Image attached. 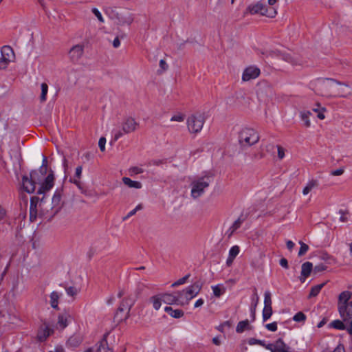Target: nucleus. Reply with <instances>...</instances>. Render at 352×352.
<instances>
[{
	"mask_svg": "<svg viewBox=\"0 0 352 352\" xmlns=\"http://www.w3.org/2000/svg\"><path fill=\"white\" fill-rule=\"evenodd\" d=\"M212 181V175L210 173L195 177L190 183V196L195 199L202 196Z\"/></svg>",
	"mask_w": 352,
	"mask_h": 352,
	"instance_id": "obj_1",
	"label": "nucleus"
},
{
	"mask_svg": "<svg viewBox=\"0 0 352 352\" xmlns=\"http://www.w3.org/2000/svg\"><path fill=\"white\" fill-rule=\"evenodd\" d=\"M139 126V123L132 117L124 118L120 124L118 129H114L111 131L112 142L118 141L124 135L135 131Z\"/></svg>",
	"mask_w": 352,
	"mask_h": 352,
	"instance_id": "obj_2",
	"label": "nucleus"
},
{
	"mask_svg": "<svg viewBox=\"0 0 352 352\" xmlns=\"http://www.w3.org/2000/svg\"><path fill=\"white\" fill-rule=\"evenodd\" d=\"M37 215L44 217L49 220V206L43 197L39 200L38 197H33L30 199V219L34 221Z\"/></svg>",
	"mask_w": 352,
	"mask_h": 352,
	"instance_id": "obj_3",
	"label": "nucleus"
},
{
	"mask_svg": "<svg viewBox=\"0 0 352 352\" xmlns=\"http://www.w3.org/2000/svg\"><path fill=\"white\" fill-rule=\"evenodd\" d=\"M104 12L118 25H129L133 21V17L131 14L129 12L126 14L118 13L110 3L109 6H106L104 8Z\"/></svg>",
	"mask_w": 352,
	"mask_h": 352,
	"instance_id": "obj_4",
	"label": "nucleus"
},
{
	"mask_svg": "<svg viewBox=\"0 0 352 352\" xmlns=\"http://www.w3.org/2000/svg\"><path fill=\"white\" fill-rule=\"evenodd\" d=\"M248 14H260L263 16L274 18L276 16L277 11L274 7L267 8L266 6L261 2H257L254 4H250L248 6L243 14L244 16H246Z\"/></svg>",
	"mask_w": 352,
	"mask_h": 352,
	"instance_id": "obj_5",
	"label": "nucleus"
},
{
	"mask_svg": "<svg viewBox=\"0 0 352 352\" xmlns=\"http://www.w3.org/2000/svg\"><path fill=\"white\" fill-rule=\"evenodd\" d=\"M259 140L258 133L252 128H244L239 134V142L243 147L252 146Z\"/></svg>",
	"mask_w": 352,
	"mask_h": 352,
	"instance_id": "obj_6",
	"label": "nucleus"
},
{
	"mask_svg": "<svg viewBox=\"0 0 352 352\" xmlns=\"http://www.w3.org/2000/svg\"><path fill=\"white\" fill-rule=\"evenodd\" d=\"M205 119L202 114L195 113L190 116L187 119V126L190 133H199L204 124Z\"/></svg>",
	"mask_w": 352,
	"mask_h": 352,
	"instance_id": "obj_7",
	"label": "nucleus"
},
{
	"mask_svg": "<svg viewBox=\"0 0 352 352\" xmlns=\"http://www.w3.org/2000/svg\"><path fill=\"white\" fill-rule=\"evenodd\" d=\"M39 180L37 170H32L29 177L24 175L22 177L23 189L29 194L33 193L36 190V183Z\"/></svg>",
	"mask_w": 352,
	"mask_h": 352,
	"instance_id": "obj_8",
	"label": "nucleus"
},
{
	"mask_svg": "<svg viewBox=\"0 0 352 352\" xmlns=\"http://www.w3.org/2000/svg\"><path fill=\"white\" fill-rule=\"evenodd\" d=\"M352 293L349 291H344L341 292L338 296V310L340 318L342 319L347 314L348 305L351 299Z\"/></svg>",
	"mask_w": 352,
	"mask_h": 352,
	"instance_id": "obj_9",
	"label": "nucleus"
},
{
	"mask_svg": "<svg viewBox=\"0 0 352 352\" xmlns=\"http://www.w3.org/2000/svg\"><path fill=\"white\" fill-rule=\"evenodd\" d=\"M0 69H6L10 63L15 59L14 52L12 48L8 45H4L1 50Z\"/></svg>",
	"mask_w": 352,
	"mask_h": 352,
	"instance_id": "obj_10",
	"label": "nucleus"
},
{
	"mask_svg": "<svg viewBox=\"0 0 352 352\" xmlns=\"http://www.w3.org/2000/svg\"><path fill=\"white\" fill-rule=\"evenodd\" d=\"M61 192L56 190L52 199V206H49V220H50L61 208Z\"/></svg>",
	"mask_w": 352,
	"mask_h": 352,
	"instance_id": "obj_11",
	"label": "nucleus"
},
{
	"mask_svg": "<svg viewBox=\"0 0 352 352\" xmlns=\"http://www.w3.org/2000/svg\"><path fill=\"white\" fill-rule=\"evenodd\" d=\"M84 48L83 44L74 45L68 52L69 60L74 63H77L83 56Z\"/></svg>",
	"mask_w": 352,
	"mask_h": 352,
	"instance_id": "obj_12",
	"label": "nucleus"
},
{
	"mask_svg": "<svg viewBox=\"0 0 352 352\" xmlns=\"http://www.w3.org/2000/svg\"><path fill=\"white\" fill-rule=\"evenodd\" d=\"M85 352H113V349L110 348L106 336L97 342L94 346L87 349Z\"/></svg>",
	"mask_w": 352,
	"mask_h": 352,
	"instance_id": "obj_13",
	"label": "nucleus"
},
{
	"mask_svg": "<svg viewBox=\"0 0 352 352\" xmlns=\"http://www.w3.org/2000/svg\"><path fill=\"white\" fill-rule=\"evenodd\" d=\"M260 69L256 66H250L246 67L242 74L243 81H249L255 79L260 75Z\"/></svg>",
	"mask_w": 352,
	"mask_h": 352,
	"instance_id": "obj_14",
	"label": "nucleus"
},
{
	"mask_svg": "<svg viewBox=\"0 0 352 352\" xmlns=\"http://www.w3.org/2000/svg\"><path fill=\"white\" fill-rule=\"evenodd\" d=\"M54 177L53 173H50L45 178V181L42 183L38 188L37 193L43 194L49 191L54 186Z\"/></svg>",
	"mask_w": 352,
	"mask_h": 352,
	"instance_id": "obj_15",
	"label": "nucleus"
},
{
	"mask_svg": "<svg viewBox=\"0 0 352 352\" xmlns=\"http://www.w3.org/2000/svg\"><path fill=\"white\" fill-rule=\"evenodd\" d=\"M334 85H344L348 87L347 85L337 81L333 78H324L318 80V85L323 89L330 90Z\"/></svg>",
	"mask_w": 352,
	"mask_h": 352,
	"instance_id": "obj_16",
	"label": "nucleus"
},
{
	"mask_svg": "<svg viewBox=\"0 0 352 352\" xmlns=\"http://www.w3.org/2000/svg\"><path fill=\"white\" fill-rule=\"evenodd\" d=\"M53 329L50 327L44 324L41 326L37 333V339L39 342L45 341L52 333Z\"/></svg>",
	"mask_w": 352,
	"mask_h": 352,
	"instance_id": "obj_17",
	"label": "nucleus"
},
{
	"mask_svg": "<svg viewBox=\"0 0 352 352\" xmlns=\"http://www.w3.org/2000/svg\"><path fill=\"white\" fill-rule=\"evenodd\" d=\"M71 316L67 312H63L58 315L57 321V328L64 329L71 322Z\"/></svg>",
	"mask_w": 352,
	"mask_h": 352,
	"instance_id": "obj_18",
	"label": "nucleus"
},
{
	"mask_svg": "<svg viewBox=\"0 0 352 352\" xmlns=\"http://www.w3.org/2000/svg\"><path fill=\"white\" fill-rule=\"evenodd\" d=\"M201 287L202 285L199 282H195L184 289L186 291L188 297L192 300L200 292Z\"/></svg>",
	"mask_w": 352,
	"mask_h": 352,
	"instance_id": "obj_19",
	"label": "nucleus"
},
{
	"mask_svg": "<svg viewBox=\"0 0 352 352\" xmlns=\"http://www.w3.org/2000/svg\"><path fill=\"white\" fill-rule=\"evenodd\" d=\"M135 302V299L133 298H127L122 300L121 302L120 306L118 308L117 314H118V312H122L124 311H126V315H129V313L130 311V309L131 307L133 305Z\"/></svg>",
	"mask_w": 352,
	"mask_h": 352,
	"instance_id": "obj_20",
	"label": "nucleus"
},
{
	"mask_svg": "<svg viewBox=\"0 0 352 352\" xmlns=\"http://www.w3.org/2000/svg\"><path fill=\"white\" fill-rule=\"evenodd\" d=\"M162 300L164 303L168 305H179V300L177 298V292L174 294H162Z\"/></svg>",
	"mask_w": 352,
	"mask_h": 352,
	"instance_id": "obj_21",
	"label": "nucleus"
},
{
	"mask_svg": "<svg viewBox=\"0 0 352 352\" xmlns=\"http://www.w3.org/2000/svg\"><path fill=\"white\" fill-rule=\"evenodd\" d=\"M62 293H59L56 291H53L50 295V304L51 307L54 309H58V302Z\"/></svg>",
	"mask_w": 352,
	"mask_h": 352,
	"instance_id": "obj_22",
	"label": "nucleus"
},
{
	"mask_svg": "<svg viewBox=\"0 0 352 352\" xmlns=\"http://www.w3.org/2000/svg\"><path fill=\"white\" fill-rule=\"evenodd\" d=\"M240 252V248L238 245H234L231 247V248L229 250L228 256L226 260V265L228 266H230L236 256L239 254Z\"/></svg>",
	"mask_w": 352,
	"mask_h": 352,
	"instance_id": "obj_23",
	"label": "nucleus"
},
{
	"mask_svg": "<svg viewBox=\"0 0 352 352\" xmlns=\"http://www.w3.org/2000/svg\"><path fill=\"white\" fill-rule=\"evenodd\" d=\"M61 287H64L68 296L75 299L77 295L80 293V289L76 286H69L66 284H60Z\"/></svg>",
	"mask_w": 352,
	"mask_h": 352,
	"instance_id": "obj_24",
	"label": "nucleus"
},
{
	"mask_svg": "<svg viewBox=\"0 0 352 352\" xmlns=\"http://www.w3.org/2000/svg\"><path fill=\"white\" fill-rule=\"evenodd\" d=\"M347 314L342 318L343 320L349 325V333L352 334V300L349 302L348 305Z\"/></svg>",
	"mask_w": 352,
	"mask_h": 352,
	"instance_id": "obj_25",
	"label": "nucleus"
},
{
	"mask_svg": "<svg viewBox=\"0 0 352 352\" xmlns=\"http://www.w3.org/2000/svg\"><path fill=\"white\" fill-rule=\"evenodd\" d=\"M319 186V182L317 179H311L307 182L306 186L302 189L303 195H308L312 190L317 188Z\"/></svg>",
	"mask_w": 352,
	"mask_h": 352,
	"instance_id": "obj_26",
	"label": "nucleus"
},
{
	"mask_svg": "<svg viewBox=\"0 0 352 352\" xmlns=\"http://www.w3.org/2000/svg\"><path fill=\"white\" fill-rule=\"evenodd\" d=\"M329 327L338 330H344L346 329V331L349 332V325L347 324L343 320H333L330 324Z\"/></svg>",
	"mask_w": 352,
	"mask_h": 352,
	"instance_id": "obj_27",
	"label": "nucleus"
},
{
	"mask_svg": "<svg viewBox=\"0 0 352 352\" xmlns=\"http://www.w3.org/2000/svg\"><path fill=\"white\" fill-rule=\"evenodd\" d=\"M186 293L187 292L185 289L177 292V295L179 300V305L184 306L189 303L191 299L188 297V295Z\"/></svg>",
	"mask_w": 352,
	"mask_h": 352,
	"instance_id": "obj_28",
	"label": "nucleus"
},
{
	"mask_svg": "<svg viewBox=\"0 0 352 352\" xmlns=\"http://www.w3.org/2000/svg\"><path fill=\"white\" fill-rule=\"evenodd\" d=\"M122 181L124 185L127 186L129 188H131L140 189L142 187V184L140 182L133 181L126 177H122Z\"/></svg>",
	"mask_w": 352,
	"mask_h": 352,
	"instance_id": "obj_29",
	"label": "nucleus"
},
{
	"mask_svg": "<svg viewBox=\"0 0 352 352\" xmlns=\"http://www.w3.org/2000/svg\"><path fill=\"white\" fill-rule=\"evenodd\" d=\"M164 311L174 318H180L184 316L182 309H173L171 307H165Z\"/></svg>",
	"mask_w": 352,
	"mask_h": 352,
	"instance_id": "obj_30",
	"label": "nucleus"
},
{
	"mask_svg": "<svg viewBox=\"0 0 352 352\" xmlns=\"http://www.w3.org/2000/svg\"><path fill=\"white\" fill-rule=\"evenodd\" d=\"M82 167L81 166H78L76 168L75 170V175L72 179H70V181L76 184L79 188H80V179L82 175Z\"/></svg>",
	"mask_w": 352,
	"mask_h": 352,
	"instance_id": "obj_31",
	"label": "nucleus"
},
{
	"mask_svg": "<svg viewBox=\"0 0 352 352\" xmlns=\"http://www.w3.org/2000/svg\"><path fill=\"white\" fill-rule=\"evenodd\" d=\"M313 269V265L311 262L304 263L301 267V275L306 278L310 275Z\"/></svg>",
	"mask_w": 352,
	"mask_h": 352,
	"instance_id": "obj_32",
	"label": "nucleus"
},
{
	"mask_svg": "<svg viewBox=\"0 0 352 352\" xmlns=\"http://www.w3.org/2000/svg\"><path fill=\"white\" fill-rule=\"evenodd\" d=\"M82 342V338L79 335H74L67 340V344L71 347H77Z\"/></svg>",
	"mask_w": 352,
	"mask_h": 352,
	"instance_id": "obj_33",
	"label": "nucleus"
},
{
	"mask_svg": "<svg viewBox=\"0 0 352 352\" xmlns=\"http://www.w3.org/2000/svg\"><path fill=\"white\" fill-rule=\"evenodd\" d=\"M276 352H283L289 350V347L283 342V339L279 338L274 342Z\"/></svg>",
	"mask_w": 352,
	"mask_h": 352,
	"instance_id": "obj_34",
	"label": "nucleus"
},
{
	"mask_svg": "<svg viewBox=\"0 0 352 352\" xmlns=\"http://www.w3.org/2000/svg\"><path fill=\"white\" fill-rule=\"evenodd\" d=\"M162 301H163L162 295L154 296L150 298V302L153 304V307L155 310L160 309Z\"/></svg>",
	"mask_w": 352,
	"mask_h": 352,
	"instance_id": "obj_35",
	"label": "nucleus"
},
{
	"mask_svg": "<svg viewBox=\"0 0 352 352\" xmlns=\"http://www.w3.org/2000/svg\"><path fill=\"white\" fill-rule=\"evenodd\" d=\"M213 294L216 297H220L226 292V288L223 285L219 284L211 287Z\"/></svg>",
	"mask_w": 352,
	"mask_h": 352,
	"instance_id": "obj_36",
	"label": "nucleus"
},
{
	"mask_svg": "<svg viewBox=\"0 0 352 352\" xmlns=\"http://www.w3.org/2000/svg\"><path fill=\"white\" fill-rule=\"evenodd\" d=\"M311 115V113L309 111H302L300 113V119L304 122V125L306 127H309L311 126V122L309 120V117Z\"/></svg>",
	"mask_w": 352,
	"mask_h": 352,
	"instance_id": "obj_37",
	"label": "nucleus"
},
{
	"mask_svg": "<svg viewBox=\"0 0 352 352\" xmlns=\"http://www.w3.org/2000/svg\"><path fill=\"white\" fill-rule=\"evenodd\" d=\"M273 314L272 307H264L262 312L263 321L269 320Z\"/></svg>",
	"mask_w": 352,
	"mask_h": 352,
	"instance_id": "obj_38",
	"label": "nucleus"
},
{
	"mask_svg": "<svg viewBox=\"0 0 352 352\" xmlns=\"http://www.w3.org/2000/svg\"><path fill=\"white\" fill-rule=\"evenodd\" d=\"M250 327L248 320L240 321L236 326V331L237 333H242Z\"/></svg>",
	"mask_w": 352,
	"mask_h": 352,
	"instance_id": "obj_39",
	"label": "nucleus"
},
{
	"mask_svg": "<svg viewBox=\"0 0 352 352\" xmlns=\"http://www.w3.org/2000/svg\"><path fill=\"white\" fill-rule=\"evenodd\" d=\"M41 94L40 96V100L41 102L46 101L47 100V94L48 91V85L45 82H43L41 85Z\"/></svg>",
	"mask_w": 352,
	"mask_h": 352,
	"instance_id": "obj_40",
	"label": "nucleus"
},
{
	"mask_svg": "<svg viewBox=\"0 0 352 352\" xmlns=\"http://www.w3.org/2000/svg\"><path fill=\"white\" fill-rule=\"evenodd\" d=\"M324 285L325 283H321L312 287L309 293V297L316 296L320 293V290Z\"/></svg>",
	"mask_w": 352,
	"mask_h": 352,
	"instance_id": "obj_41",
	"label": "nucleus"
},
{
	"mask_svg": "<svg viewBox=\"0 0 352 352\" xmlns=\"http://www.w3.org/2000/svg\"><path fill=\"white\" fill-rule=\"evenodd\" d=\"M272 294L269 290H267L264 293V307H272Z\"/></svg>",
	"mask_w": 352,
	"mask_h": 352,
	"instance_id": "obj_42",
	"label": "nucleus"
},
{
	"mask_svg": "<svg viewBox=\"0 0 352 352\" xmlns=\"http://www.w3.org/2000/svg\"><path fill=\"white\" fill-rule=\"evenodd\" d=\"M318 108H313V111L317 113V117L320 120H324L325 118L324 112L326 111V109L324 107H319V105H317Z\"/></svg>",
	"mask_w": 352,
	"mask_h": 352,
	"instance_id": "obj_43",
	"label": "nucleus"
},
{
	"mask_svg": "<svg viewBox=\"0 0 352 352\" xmlns=\"http://www.w3.org/2000/svg\"><path fill=\"white\" fill-rule=\"evenodd\" d=\"M190 274H186L185 276L179 278V280H177V281H175V283H173L172 285H171V287H177L179 285H183L184 283H186L187 280L190 277Z\"/></svg>",
	"mask_w": 352,
	"mask_h": 352,
	"instance_id": "obj_44",
	"label": "nucleus"
},
{
	"mask_svg": "<svg viewBox=\"0 0 352 352\" xmlns=\"http://www.w3.org/2000/svg\"><path fill=\"white\" fill-rule=\"evenodd\" d=\"M7 219V211L1 205H0V224L4 223Z\"/></svg>",
	"mask_w": 352,
	"mask_h": 352,
	"instance_id": "obj_45",
	"label": "nucleus"
},
{
	"mask_svg": "<svg viewBox=\"0 0 352 352\" xmlns=\"http://www.w3.org/2000/svg\"><path fill=\"white\" fill-rule=\"evenodd\" d=\"M129 172L130 175L133 176L135 175L142 173L144 172V169L138 166H133L129 169Z\"/></svg>",
	"mask_w": 352,
	"mask_h": 352,
	"instance_id": "obj_46",
	"label": "nucleus"
},
{
	"mask_svg": "<svg viewBox=\"0 0 352 352\" xmlns=\"http://www.w3.org/2000/svg\"><path fill=\"white\" fill-rule=\"evenodd\" d=\"M252 308H256L258 302H259V296L257 294L256 289H254V292L252 296Z\"/></svg>",
	"mask_w": 352,
	"mask_h": 352,
	"instance_id": "obj_47",
	"label": "nucleus"
},
{
	"mask_svg": "<svg viewBox=\"0 0 352 352\" xmlns=\"http://www.w3.org/2000/svg\"><path fill=\"white\" fill-rule=\"evenodd\" d=\"M299 243L300 245V248L298 251V256H302L308 251L309 246L302 241H299Z\"/></svg>",
	"mask_w": 352,
	"mask_h": 352,
	"instance_id": "obj_48",
	"label": "nucleus"
},
{
	"mask_svg": "<svg viewBox=\"0 0 352 352\" xmlns=\"http://www.w3.org/2000/svg\"><path fill=\"white\" fill-rule=\"evenodd\" d=\"M265 340H258L256 338H250L248 340V343L250 345L258 344L260 346H265Z\"/></svg>",
	"mask_w": 352,
	"mask_h": 352,
	"instance_id": "obj_49",
	"label": "nucleus"
},
{
	"mask_svg": "<svg viewBox=\"0 0 352 352\" xmlns=\"http://www.w3.org/2000/svg\"><path fill=\"white\" fill-rule=\"evenodd\" d=\"M293 320L296 322H304L306 320V316L302 312L299 311L294 316Z\"/></svg>",
	"mask_w": 352,
	"mask_h": 352,
	"instance_id": "obj_50",
	"label": "nucleus"
},
{
	"mask_svg": "<svg viewBox=\"0 0 352 352\" xmlns=\"http://www.w3.org/2000/svg\"><path fill=\"white\" fill-rule=\"evenodd\" d=\"M92 12L93 14L97 17V19H98V21L101 23H104V18L102 15V14L100 13V12L96 8H92Z\"/></svg>",
	"mask_w": 352,
	"mask_h": 352,
	"instance_id": "obj_51",
	"label": "nucleus"
},
{
	"mask_svg": "<svg viewBox=\"0 0 352 352\" xmlns=\"http://www.w3.org/2000/svg\"><path fill=\"white\" fill-rule=\"evenodd\" d=\"M243 221L244 220L243 219L239 217L232 223L231 227L234 230H235V231H236V230H238L241 227V226L242 225Z\"/></svg>",
	"mask_w": 352,
	"mask_h": 352,
	"instance_id": "obj_52",
	"label": "nucleus"
},
{
	"mask_svg": "<svg viewBox=\"0 0 352 352\" xmlns=\"http://www.w3.org/2000/svg\"><path fill=\"white\" fill-rule=\"evenodd\" d=\"M327 269V266L323 263L316 265L313 269L314 273L321 272Z\"/></svg>",
	"mask_w": 352,
	"mask_h": 352,
	"instance_id": "obj_53",
	"label": "nucleus"
},
{
	"mask_svg": "<svg viewBox=\"0 0 352 352\" xmlns=\"http://www.w3.org/2000/svg\"><path fill=\"white\" fill-rule=\"evenodd\" d=\"M265 327L268 331H272V332L276 331L278 329L276 322H273L272 323L267 324H265Z\"/></svg>",
	"mask_w": 352,
	"mask_h": 352,
	"instance_id": "obj_54",
	"label": "nucleus"
},
{
	"mask_svg": "<svg viewBox=\"0 0 352 352\" xmlns=\"http://www.w3.org/2000/svg\"><path fill=\"white\" fill-rule=\"evenodd\" d=\"M106 139L104 137H101L98 141V146L102 152L105 151Z\"/></svg>",
	"mask_w": 352,
	"mask_h": 352,
	"instance_id": "obj_55",
	"label": "nucleus"
},
{
	"mask_svg": "<svg viewBox=\"0 0 352 352\" xmlns=\"http://www.w3.org/2000/svg\"><path fill=\"white\" fill-rule=\"evenodd\" d=\"M184 120V116L182 114H177L171 117L170 121H175V122H183Z\"/></svg>",
	"mask_w": 352,
	"mask_h": 352,
	"instance_id": "obj_56",
	"label": "nucleus"
},
{
	"mask_svg": "<svg viewBox=\"0 0 352 352\" xmlns=\"http://www.w3.org/2000/svg\"><path fill=\"white\" fill-rule=\"evenodd\" d=\"M278 157L282 160L285 157V148L280 146H277Z\"/></svg>",
	"mask_w": 352,
	"mask_h": 352,
	"instance_id": "obj_57",
	"label": "nucleus"
},
{
	"mask_svg": "<svg viewBox=\"0 0 352 352\" xmlns=\"http://www.w3.org/2000/svg\"><path fill=\"white\" fill-rule=\"evenodd\" d=\"M338 213L340 214V221L341 222H346L347 221V216H346V213L342 210H340Z\"/></svg>",
	"mask_w": 352,
	"mask_h": 352,
	"instance_id": "obj_58",
	"label": "nucleus"
},
{
	"mask_svg": "<svg viewBox=\"0 0 352 352\" xmlns=\"http://www.w3.org/2000/svg\"><path fill=\"white\" fill-rule=\"evenodd\" d=\"M264 348H265L267 350H270L271 352H276L274 343H268L266 344L265 342V346H263Z\"/></svg>",
	"mask_w": 352,
	"mask_h": 352,
	"instance_id": "obj_59",
	"label": "nucleus"
},
{
	"mask_svg": "<svg viewBox=\"0 0 352 352\" xmlns=\"http://www.w3.org/2000/svg\"><path fill=\"white\" fill-rule=\"evenodd\" d=\"M332 352H346L344 344L339 343Z\"/></svg>",
	"mask_w": 352,
	"mask_h": 352,
	"instance_id": "obj_60",
	"label": "nucleus"
},
{
	"mask_svg": "<svg viewBox=\"0 0 352 352\" xmlns=\"http://www.w3.org/2000/svg\"><path fill=\"white\" fill-rule=\"evenodd\" d=\"M344 173V169L342 168H338L336 170H334L331 171V174L333 176H339L342 175Z\"/></svg>",
	"mask_w": 352,
	"mask_h": 352,
	"instance_id": "obj_61",
	"label": "nucleus"
},
{
	"mask_svg": "<svg viewBox=\"0 0 352 352\" xmlns=\"http://www.w3.org/2000/svg\"><path fill=\"white\" fill-rule=\"evenodd\" d=\"M160 67L163 71H165L168 69V65L164 59H161L160 60Z\"/></svg>",
	"mask_w": 352,
	"mask_h": 352,
	"instance_id": "obj_62",
	"label": "nucleus"
},
{
	"mask_svg": "<svg viewBox=\"0 0 352 352\" xmlns=\"http://www.w3.org/2000/svg\"><path fill=\"white\" fill-rule=\"evenodd\" d=\"M279 264L280 265V266H282L283 267H284L285 269L288 268V262H287V260L285 258H282L280 260Z\"/></svg>",
	"mask_w": 352,
	"mask_h": 352,
	"instance_id": "obj_63",
	"label": "nucleus"
},
{
	"mask_svg": "<svg viewBox=\"0 0 352 352\" xmlns=\"http://www.w3.org/2000/svg\"><path fill=\"white\" fill-rule=\"evenodd\" d=\"M113 46L114 48H118L120 46V41L118 36H116L113 41Z\"/></svg>",
	"mask_w": 352,
	"mask_h": 352,
	"instance_id": "obj_64",
	"label": "nucleus"
}]
</instances>
